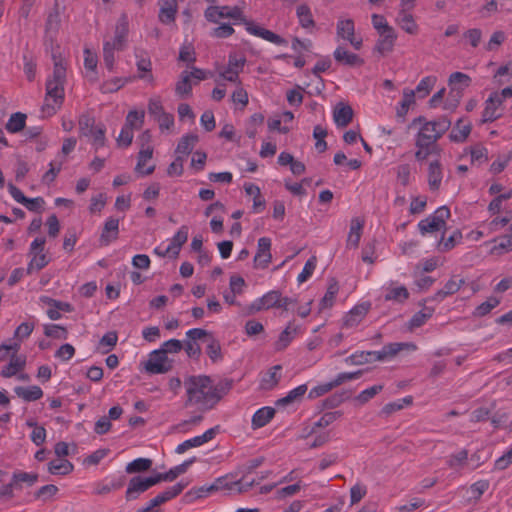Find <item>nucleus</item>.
Masks as SVG:
<instances>
[{
  "label": "nucleus",
  "mask_w": 512,
  "mask_h": 512,
  "mask_svg": "<svg viewBox=\"0 0 512 512\" xmlns=\"http://www.w3.org/2000/svg\"><path fill=\"white\" fill-rule=\"evenodd\" d=\"M187 407H196L206 411L212 409L229 391V384L214 385L210 377L205 375L190 376L184 382Z\"/></svg>",
  "instance_id": "1"
},
{
  "label": "nucleus",
  "mask_w": 512,
  "mask_h": 512,
  "mask_svg": "<svg viewBox=\"0 0 512 512\" xmlns=\"http://www.w3.org/2000/svg\"><path fill=\"white\" fill-rule=\"evenodd\" d=\"M54 67L52 75L46 81V97L44 110L49 114L56 112L64 100L67 63L61 56L53 55Z\"/></svg>",
  "instance_id": "2"
},
{
  "label": "nucleus",
  "mask_w": 512,
  "mask_h": 512,
  "mask_svg": "<svg viewBox=\"0 0 512 512\" xmlns=\"http://www.w3.org/2000/svg\"><path fill=\"white\" fill-rule=\"evenodd\" d=\"M421 123L419 131L416 135L415 141L420 142V145H433L437 146L436 142L442 135L449 129L451 122L441 117L432 121H425L422 118L416 120Z\"/></svg>",
  "instance_id": "3"
},
{
  "label": "nucleus",
  "mask_w": 512,
  "mask_h": 512,
  "mask_svg": "<svg viewBox=\"0 0 512 512\" xmlns=\"http://www.w3.org/2000/svg\"><path fill=\"white\" fill-rule=\"evenodd\" d=\"M448 84L450 92L444 103V109L453 111L459 105L465 89L470 86L471 78L465 73L454 72L449 76Z\"/></svg>",
  "instance_id": "4"
},
{
  "label": "nucleus",
  "mask_w": 512,
  "mask_h": 512,
  "mask_svg": "<svg viewBox=\"0 0 512 512\" xmlns=\"http://www.w3.org/2000/svg\"><path fill=\"white\" fill-rule=\"evenodd\" d=\"M245 63V57L237 54H230L228 64L226 66L221 64L215 65V72L217 74L215 82L219 83L220 80H225L234 84H241L239 75L243 71Z\"/></svg>",
  "instance_id": "5"
},
{
  "label": "nucleus",
  "mask_w": 512,
  "mask_h": 512,
  "mask_svg": "<svg viewBox=\"0 0 512 512\" xmlns=\"http://www.w3.org/2000/svg\"><path fill=\"white\" fill-rule=\"evenodd\" d=\"M252 485L253 482L243 484L241 480L231 481L228 476H222L215 479L213 483L202 486L200 491L207 494L222 492L224 495H228L247 491Z\"/></svg>",
  "instance_id": "6"
},
{
  "label": "nucleus",
  "mask_w": 512,
  "mask_h": 512,
  "mask_svg": "<svg viewBox=\"0 0 512 512\" xmlns=\"http://www.w3.org/2000/svg\"><path fill=\"white\" fill-rule=\"evenodd\" d=\"M451 213L448 207L441 206L434 213L418 223V229L422 235L435 232H444L446 221Z\"/></svg>",
  "instance_id": "7"
},
{
  "label": "nucleus",
  "mask_w": 512,
  "mask_h": 512,
  "mask_svg": "<svg viewBox=\"0 0 512 512\" xmlns=\"http://www.w3.org/2000/svg\"><path fill=\"white\" fill-rule=\"evenodd\" d=\"M189 228L186 225L181 226L174 236L169 239V243H163L155 247L154 253L159 257H177L183 244L188 240Z\"/></svg>",
  "instance_id": "8"
},
{
  "label": "nucleus",
  "mask_w": 512,
  "mask_h": 512,
  "mask_svg": "<svg viewBox=\"0 0 512 512\" xmlns=\"http://www.w3.org/2000/svg\"><path fill=\"white\" fill-rule=\"evenodd\" d=\"M45 243L46 240L43 237H38L31 242L29 250L31 260L27 266L28 274L43 269L49 263L47 255L43 252Z\"/></svg>",
  "instance_id": "9"
},
{
  "label": "nucleus",
  "mask_w": 512,
  "mask_h": 512,
  "mask_svg": "<svg viewBox=\"0 0 512 512\" xmlns=\"http://www.w3.org/2000/svg\"><path fill=\"white\" fill-rule=\"evenodd\" d=\"M171 367V361H169L167 355H165L160 349L152 351L145 363V370L151 374L166 373L171 369Z\"/></svg>",
  "instance_id": "10"
},
{
  "label": "nucleus",
  "mask_w": 512,
  "mask_h": 512,
  "mask_svg": "<svg viewBox=\"0 0 512 512\" xmlns=\"http://www.w3.org/2000/svg\"><path fill=\"white\" fill-rule=\"evenodd\" d=\"M157 483H159V481L156 475L145 478L139 476L131 478L126 490L127 500L136 499L141 493Z\"/></svg>",
  "instance_id": "11"
},
{
  "label": "nucleus",
  "mask_w": 512,
  "mask_h": 512,
  "mask_svg": "<svg viewBox=\"0 0 512 512\" xmlns=\"http://www.w3.org/2000/svg\"><path fill=\"white\" fill-rule=\"evenodd\" d=\"M417 346L411 342H394L384 345L381 350L373 352V356L379 361L390 360L394 358L399 352L415 351Z\"/></svg>",
  "instance_id": "12"
},
{
  "label": "nucleus",
  "mask_w": 512,
  "mask_h": 512,
  "mask_svg": "<svg viewBox=\"0 0 512 512\" xmlns=\"http://www.w3.org/2000/svg\"><path fill=\"white\" fill-rule=\"evenodd\" d=\"M272 241L269 237H261L257 242V251L254 256V267L258 269H265L272 261L271 254Z\"/></svg>",
  "instance_id": "13"
},
{
  "label": "nucleus",
  "mask_w": 512,
  "mask_h": 512,
  "mask_svg": "<svg viewBox=\"0 0 512 512\" xmlns=\"http://www.w3.org/2000/svg\"><path fill=\"white\" fill-rule=\"evenodd\" d=\"M371 309L370 302H362L354 306L343 318V327L352 329L357 327Z\"/></svg>",
  "instance_id": "14"
},
{
  "label": "nucleus",
  "mask_w": 512,
  "mask_h": 512,
  "mask_svg": "<svg viewBox=\"0 0 512 512\" xmlns=\"http://www.w3.org/2000/svg\"><path fill=\"white\" fill-rule=\"evenodd\" d=\"M215 435L216 429L210 428L206 430L203 434L187 439L180 443L179 445H177V447L175 448V452L177 454H183L189 449L200 447L205 443L211 441L215 437Z\"/></svg>",
  "instance_id": "15"
},
{
  "label": "nucleus",
  "mask_w": 512,
  "mask_h": 512,
  "mask_svg": "<svg viewBox=\"0 0 512 512\" xmlns=\"http://www.w3.org/2000/svg\"><path fill=\"white\" fill-rule=\"evenodd\" d=\"M280 302V292L271 290L264 294L262 297L254 300L250 305L251 312H259L261 310H268L271 308H278Z\"/></svg>",
  "instance_id": "16"
},
{
  "label": "nucleus",
  "mask_w": 512,
  "mask_h": 512,
  "mask_svg": "<svg viewBox=\"0 0 512 512\" xmlns=\"http://www.w3.org/2000/svg\"><path fill=\"white\" fill-rule=\"evenodd\" d=\"M282 378V366L274 365L261 374L259 388L263 391L273 390Z\"/></svg>",
  "instance_id": "17"
},
{
  "label": "nucleus",
  "mask_w": 512,
  "mask_h": 512,
  "mask_svg": "<svg viewBox=\"0 0 512 512\" xmlns=\"http://www.w3.org/2000/svg\"><path fill=\"white\" fill-rule=\"evenodd\" d=\"M8 359L9 362L2 367L0 372L3 378H11L24 371L27 361L26 355H10Z\"/></svg>",
  "instance_id": "18"
},
{
  "label": "nucleus",
  "mask_w": 512,
  "mask_h": 512,
  "mask_svg": "<svg viewBox=\"0 0 512 512\" xmlns=\"http://www.w3.org/2000/svg\"><path fill=\"white\" fill-rule=\"evenodd\" d=\"M502 103L499 100L498 92L490 94L489 98L485 102V108L482 112V122H492L501 116L499 108Z\"/></svg>",
  "instance_id": "19"
},
{
  "label": "nucleus",
  "mask_w": 512,
  "mask_h": 512,
  "mask_svg": "<svg viewBox=\"0 0 512 512\" xmlns=\"http://www.w3.org/2000/svg\"><path fill=\"white\" fill-rule=\"evenodd\" d=\"M152 156L153 147H140L135 171L141 176H147L154 172L155 165H147Z\"/></svg>",
  "instance_id": "20"
},
{
  "label": "nucleus",
  "mask_w": 512,
  "mask_h": 512,
  "mask_svg": "<svg viewBox=\"0 0 512 512\" xmlns=\"http://www.w3.org/2000/svg\"><path fill=\"white\" fill-rule=\"evenodd\" d=\"M124 34L117 35L113 42L106 41L103 47V58L104 63L109 71L113 70L114 67V50H120L124 43Z\"/></svg>",
  "instance_id": "21"
},
{
  "label": "nucleus",
  "mask_w": 512,
  "mask_h": 512,
  "mask_svg": "<svg viewBox=\"0 0 512 512\" xmlns=\"http://www.w3.org/2000/svg\"><path fill=\"white\" fill-rule=\"evenodd\" d=\"M308 391L307 384H301L290 390L284 397L279 398L275 404L277 407H287L298 404L302 401L304 395Z\"/></svg>",
  "instance_id": "22"
},
{
  "label": "nucleus",
  "mask_w": 512,
  "mask_h": 512,
  "mask_svg": "<svg viewBox=\"0 0 512 512\" xmlns=\"http://www.w3.org/2000/svg\"><path fill=\"white\" fill-rule=\"evenodd\" d=\"M333 56L338 63L343 65L359 66L363 64V60L357 54L348 51L344 44L338 45Z\"/></svg>",
  "instance_id": "23"
},
{
  "label": "nucleus",
  "mask_w": 512,
  "mask_h": 512,
  "mask_svg": "<svg viewBox=\"0 0 512 512\" xmlns=\"http://www.w3.org/2000/svg\"><path fill=\"white\" fill-rule=\"evenodd\" d=\"M443 180V169L439 160L431 161L428 165L427 181L431 191H437Z\"/></svg>",
  "instance_id": "24"
},
{
  "label": "nucleus",
  "mask_w": 512,
  "mask_h": 512,
  "mask_svg": "<svg viewBox=\"0 0 512 512\" xmlns=\"http://www.w3.org/2000/svg\"><path fill=\"white\" fill-rule=\"evenodd\" d=\"M228 18L233 21L232 24L234 25L240 23L245 24L247 32H271L270 30L259 27L255 25L252 21L247 20L243 15V11L237 6L230 8Z\"/></svg>",
  "instance_id": "25"
},
{
  "label": "nucleus",
  "mask_w": 512,
  "mask_h": 512,
  "mask_svg": "<svg viewBox=\"0 0 512 512\" xmlns=\"http://www.w3.org/2000/svg\"><path fill=\"white\" fill-rule=\"evenodd\" d=\"M119 232V220L113 217L108 218L101 233L100 241L103 245L110 244L117 239Z\"/></svg>",
  "instance_id": "26"
},
{
  "label": "nucleus",
  "mask_w": 512,
  "mask_h": 512,
  "mask_svg": "<svg viewBox=\"0 0 512 512\" xmlns=\"http://www.w3.org/2000/svg\"><path fill=\"white\" fill-rule=\"evenodd\" d=\"M353 118V110L345 104H338L333 112V119L338 127H346Z\"/></svg>",
  "instance_id": "27"
},
{
  "label": "nucleus",
  "mask_w": 512,
  "mask_h": 512,
  "mask_svg": "<svg viewBox=\"0 0 512 512\" xmlns=\"http://www.w3.org/2000/svg\"><path fill=\"white\" fill-rule=\"evenodd\" d=\"M245 193L249 196L253 197V212L260 213L265 208V199L261 195L260 188L253 183H245L244 184Z\"/></svg>",
  "instance_id": "28"
},
{
  "label": "nucleus",
  "mask_w": 512,
  "mask_h": 512,
  "mask_svg": "<svg viewBox=\"0 0 512 512\" xmlns=\"http://www.w3.org/2000/svg\"><path fill=\"white\" fill-rule=\"evenodd\" d=\"M14 392L19 398L26 402L36 401L43 397V390L36 385L28 387L16 386Z\"/></svg>",
  "instance_id": "29"
},
{
  "label": "nucleus",
  "mask_w": 512,
  "mask_h": 512,
  "mask_svg": "<svg viewBox=\"0 0 512 512\" xmlns=\"http://www.w3.org/2000/svg\"><path fill=\"white\" fill-rule=\"evenodd\" d=\"M195 462V458L188 459L183 463L171 468L166 473H158L156 474L158 481H173L179 475L185 473L187 469Z\"/></svg>",
  "instance_id": "30"
},
{
  "label": "nucleus",
  "mask_w": 512,
  "mask_h": 512,
  "mask_svg": "<svg viewBox=\"0 0 512 512\" xmlns=\"http://www.w3.org/2000/svg\"><path fill=\"white\" fill-rule=\"evenodd\" d=\"M275 415V410L272 407H262L258 409L252 416V427L254 429L264 427L268 424Z\"/></svg>",
  "instance_id": "31"
},
{
  "label": "nucleus",
  "mask_w": 512,
  "mask_h": 512,
  "mask_svg": "<svg viewBox=\"0 0 512 512\" xmlns=\"http://www.w3.org/2000/svg\"><path fill=\"white\" fill-rule=\"evenodd\" d=\"M184 487H185V485H183L182 483H177V484L167 488L165 491L159 493L153 499H151V506L157 507V506L167 502L168 500L176 497L183 491Z\"/></svg>",
  "instance_id": "32"
},
{
  "label": "nucleus",
  "mask_w": 512,
  "mask_h": 512,
  "mask_svg": "<svg viewBox=\"0 0 512 512\" xmlns=\"http://www.w3.org/2000/svg\"><path fill=\"white\" fill-rule=\"evenodd\" d=\"M338 292H339L338 282L334 279H331L329 281L327 290L319 303V309L324 310V309L331 308L335 303L336 296H337Z\"/></svg>",
  "instance_id": "33"
},
{
  "label": "nucleus",
  "mask_w": 512,
  "mask_h": 512,
  "mask_svg": "<svg viewBox=\"0 0 512 512\" xmlns=\"http://www.w3.org/2000/svg\"><path fill=\"white\" fill-rule=\"evenodd\" d=\"M297 326L289 323L287 327L280 333L274 346L277 351L284 350L295 338L297 334Z\"/></svg>",
  "instance_id": "34"
},
{
  "label": "nucleus",
  "mask_w": 512,
  "mask_h": 512,
  "mask_svg": "<svg viewBox=\"0 0 512 512\" xmlns=\"http://www.w3.org/2000/svg\"><path fill=\"white\" fill-rule=\"evenodd\" d=\"M197 142H198L197 135H195V134L184 135L179 140V142L177 144V147L175 150L176 154H178V156H182L184 158V156L188 155L193 150V148L195 147Z\"/></svg>",
  "instance_id": "35"
},
{
  "label": "nucleus",
  "mask_w": 512,
  "mask_h": 512,
  "mask_svg": "<svg viewBox=\"0 0 512 512\" xmlns=\"http://www.w3.org/2000/svg\"><path fill=\"white\" fill-rule=\"evenodd\" d=\"M176 94L181 98H187L192 93V80L191 75L188 71H183L180 75V79L176 83L175 87Z\"/></svg>",
  "instance_id": "36"
},
{
  "label": "nucleus",
  "mask_w": 512,
  "mask_h": 512,
  "mask_svg": "<svg viewBox=\"0 0 512 512\" xmlns=\"http://www.w3.org/2000/svg\"><path fill=\"white\" fill-rule=\"evenodd\" d=\"M363 222L358 218L351 221L350 231L347 238V246L356 248L360 242L362 235Z\"/></svg>",
  "instance_id": "37"
},
{
  "label": "nucleus",
  "mask_w": 512,
  "mask_h": 512,
  "mask_svg": "<svg viewBox=\"0 0 512 512\" xmlns=\"http://www.w3.org/2000/svg\"><path fill=\"white\" fill-rule=\"evenodd\" d=\"M11 480L13 484H15L16 490H21L23 488V484L27 486H32L38 480V475L35 473H27V472H14Z\"/></svg>",
  "instance_id": "38"
},
{
  "label": "nucleus",
  "mask_w": 512,
  "mask_h": 512,
  "mask_svg": "<svg viewBox=\"0 0 512 512\" xmlns=\"http://www.w3.org/2000/svg\"><path fill=\"white\" fill-rule=\"evenodd\" d=\"M464 283L465 281L463 278H460L459 276H453L445 283L443 288L438 291L437 297L442 300L445 297L456 293Z\"/></svg>",
  "instance_id": "39"
},
{
  "label": "nucleus",
  "mask_w": 512,
  "mask_h": 512,
  "mask_svg": "<svg viewBox=\"0 0 512 512\" xmlns=\"http://www.w3.org/2000/svg\"><path fill=\"white\" fill-rule=\"evenodd\" d=\"M178 0H166L161 6L159 19L162 23H170L174 21L177 11Z\"/></svg>",
  "instance_id": "40"
},
{
  "label": "nucleus",
  "mask_w": 512,
  "mask_h": 512,
  "mask_svg": "<svg viewBox=\"0 0 512 512\" xmlns=\"http://www.w3.org/2000/svg\"><path fill=\"white\" fill-rule=\"evenodd\" d=\"M409 297L408 290L400 285V286H391L386 288V293L384 295V299L386 301H395L398 303L404 302Z\"/></svg>",
  "instance_id": "41"
},
{
  "label": "nucleus",
  "mask_w": 512,
  "mask_h": 512,
  "mask_svg": "<svg viewBox=\"0 0 512 512\" xmlns=\"http://www.w3.org/2000/svg\"><path fill=\"white\" fill-rule=\"evenodd\" d=\"M73 470V465L66 459H57L49 462L48 471L54 475H67Z\"/></svg>",
  "instance_id": "42"
},
{
  "label": "nucleus",
  "mask_w": 512,
  "mask_h": 512,
  "mask_svg": "<svg viewBox=\"0 0 512 512\" xmlns=\"http://www.w3.org/2000/svg\"><path fill=\"white\" fill-rule=\"evenodd\" d=\"M407 10L402 8L397 16V23L404 32H413L418 29V26L413 16Z\"/></svg>",
  "instance_id": "43"
},
{
  "label": "nucleus",
  "mask_w": 512,
  "mask_h": 512,
  "mask_svg": "<svg viewBox=\"0 0 512 512\" xmlns=\"http://www.w3.org/2000/svg\"><path fill=\"white\" fill-rule=\"evenodd\" d=\"M462 234L460 231H454L448 238H444V232L442 233L441 240L437 244V249L441 252H446L454 248L460 243Z\"/></svg>",
  "instance_id": "44"
},
{
  "label": "nucleus",
  "mask_w": 512,
  "mask_h": 512,
  "mask_svg": "<svg viewBox=\"0 0 512 512\" xmlns=\"http://www.w3.org/2000/svg\"><path fill=\"white\" fill-rule=\"evenodd\" d=\"M61 27V12L59 2L56 0L54 10L49 13L46 21V32H54L60 30Z\"/></svg>",
  "instance_id": "45"
},
{
  "label": "nucleus",
  "mask_w": 512,
  "mask_h": 512,
  "mask_svg": "<svg viewBox=\"0 0 512 512\" xmlns=\"http://www.w3.org/2000/svg\"><path fill=\"white\" fill-rule=\"evenodd\" d=\"M395 40V34H380V38L376 43L375 50L381 55L387 54L392 51Z\"/></svg>",
  "instance_id": "46"
},
{
  "label": "nucleus",
  "mask_w": 512,
  "mask_h": 512,
  "mask_svg": "<svg viewBox=\"0 0 512 512\" xmlns=\"http://www.w3.org/2000/svg\"><path fill=\"white\" fill-rule=\"evenodd\" d=\"M152 466V460L149 458H137L133 461L129 462L126 467L125 471L128 474H134L139 472H145L148 471Z\"/></svg>",
  "instance_id": "47"
},
{
  "label": "nucleus",
  "mask_w": 512,
  "mask_h": 512,
  "mask_svg": "<svg viewBox=\"0 0 512 512\" xmlns=\"http://www.w3.org/2000/svg\"><path fill=\"white\" fill-rule=\"evenodd\" d=\"M341 416L340 412L333 411L324 413L316 422L313 423V426L310 429V434L316 433L317 429L325 428L339 419Z\"/></svg>",
  "instance_id": "48"
},
{
  "label": "nucleus",
  "mask_w": 512,
  "mask_h": 512,
  "mask_svg": "<svg viewBox=\"0 0 512 512\" xmlns=\"http://www.w3.org/2000/svg\"><path fill=\"white\" fill-rule=\"evenodd\" d=\"M471 132V125L463 121H458L452 129L450 139L455 142H463Z\"/></svg>",
  "instance_id": "49"
},
{
  "label": "nucleus",
  "mask_w": 512,
  "mask_h": 512,
  "mask_svg": "<svg viewBox=\"0 0 512 512\" xmlns=\"http://www.w3.org/2000/svg\"><path fill=\"white\" fill-rule=\"evenodd\" d=\"M26 115L20 112L14 113L8 119L6 129L10 133H18L25 127Z\"/></svg>",
  "instance_id": "50"
},
{
  "label": "nucleus",
  "mask_w": 512,
  "mask_h": 512,
  "mask_svg": "<svg viewBox=\"0 0 512 512\" xmlns=\"http://www.w3.org/2000/svg\"><path fill=\"white\" fill-rule=\"evenodd\" d=\"M434 310L429 307H425L421 311L415 313L409 321V328L414 329L421 327L426 323L428 319H430L433 315Z\"/></svg>",
  "instance_id": "51"
},
{
  "label": "nucleus",
  "mask_w": 512,
  "mask_h": 512,
  "mask_svg": "<svg viewBox=\"0 0 512 512\" xmlns=\"http://www.w3.org/2000/svg\"><path fill=\"white\" fill-rule=\"evenodd\" d=\"M468 461V451L462 449L448 457L447 465L454 470L463 468Z\"/></svg>",
  "instance_id": "52"
},
{
  "label": "nucleus",
  "mask_w": 512,
  "mask_h": 512,
  "mask_svg": "<svg viewBox=\"0 0 512 512\" xmlns=\"http://www.w3.org/2000/svg\"><path fill=\"white\" fill-rule=\"evenodd\" d=\"M437 82V78L435 76H426L418 83L416 86L415 95L417 94L419 98L426 97L431 89L435 86Z\"/></svg>",
  "instance_id": "53"
},
{
  "label": "nucleus",
  "mask_w": 512,
  "mask_h": 512,
  "mask_svg": "<svg viewBox=\"0 0 512 512\" xmlns=\"http://www.w3.org/2000/svg\"><path fill=\"white\" fill-rule=\"evenodd\" d=\"M87 137L90 139L96 150L104 147L106 143L104 125H97L94 129L91 130Z\"/></svg>",
  "instance_id": "54"
},
{
  "label": "nucleus",
  "mask_w": 512,
  "mask_h": 512,
  "mask_svg": "<svg viewBox=\"0 0 512 512\" xmlns=\"http://www.w3.org/2000/svg\"><path fill=\"white\" fill-rule=\"evenodd\" d=\"M22 340H15L12 343H3L0 345V362L8 359L10 355H20L19 350L21 347Z\"/></svg>",
  "instance_id": "55"
},
{
  "label": "nucleus",
  "mask_w": 512,
  "mask_h": 512,
  "mask_svg": "<svg viewBox=\"0 0 512 512\" xmlns=\"http://www.w3.org/2000/svg\"><path fill=\"white\" fill-rule=\"evenodd\" d=\"M499 303L500 299L496 297H489L486 301H484L475 308L473 315L476 317H483L490 313L492 309L497 307Z\"/></svg>",
  "instance_id": "56"
},
{
  "label": "nucleus",
  "mask_w": 512,
  "mask_h": 512,
  "mask_svg": "<svg viewBox=\"0 0 512 512\" xmlns=\"http://www.w3.org/2000/svg\"><path fill=\"white\" fill-rule=\"evenodd\" d=\"M36 67L37 63L35 58L25 53L23 55V71L28 81H33L36 77Z\"/></svg>",
  "instance_id": "57"
},
{
  "label": "nucleus",
  "mask_w": 512,
  "mask_h": 512,
  "mask_svg": "<svg viewBox=\"0 0 512 512\" xmlns=\"http://www.w3.org/2000/svg\"><path fill=\"white\" fill-rule=\"evenodd\" d=\"M144 111L131 110L128 112L125 120L126 126L132 128L133 130L141 128L144 122Z\"/></svg>",
  "instance_id": "58"
},
{
  "label": "nucleus",
  "mask_w": 512,
  "mask_h": 512,
  "mask_svg": "<svg viewBox=\"0 0 512 512\" xmlns=\"http://www.w3.org/2000/svg\"><path fill=\"white\" fill-rule=\"evenodd\" d=\"M78 124L82 136H88L91 130L97 126L95 125V118L88 113L80 115Z\"/></svg>",
  "instance_id": "59"
},
{
  "label": "nucleus",
  "mask_w": 512,
  "mask_h": 512,
  "mask_svg": "<svg viewBox=\"0 0 512 512\" xmlns=\"http://www.w3.org/2000/svg\"><path fill=\"white\" fill-rule=\"evenodd\" d=\"M316 265H317V259L315 256L310 257L306 261L302 271L298 274V277H297V281L299 284L306 282L312 276V274L315 271Z\"/></svg>",
  "instance_id": "60"
},
{
  "label": "nucleus",
  "mask_w": 512,
  "mask_h": 512,
  "mask_svg": "<svg viewBox=\"0 0 512 512\" xmlns=\"http://www.w3.org/2000/svg\"><path fill=\"white\" fill-rule=\"evenodd\" d=\"M303 437H305L307 439L314 437V439L312 441L307 442V445L310 448H317V447L324 445L329 440V432L328 431L318 432V429H317L316 433L310 434V431H309L307 434L303 435Z\"/></svg>",
  "instance_id": "61"
},
{
  "label": "nucleus",
  "mask_w": 512,
  "mask_h": 512,
  "mask_svg": "<svg viewBox=\"0 0 512 512\" xmlns=\"http://www.w3.org/2000/svg\"><path fill=\"white\" fill-rule=\"evenodd\" d=\"M297 16L303 28L308 29L314 25L310 9L306 5H301L297 8Z\"/></svg>",
  "instance_id": "62"
},
{
  "label": "nucleus",
  "mask_w": 512,
  "mask_h": 512,
  "mask_svg": "<svg viewBox=\"0 0 512 512\" xmlns=\"http://www.w3.org/2000/svg\"><path fill=\"white\" fill-rule=\"evenodd\" d=\"M416 151H415V159L417 161H424L433 153L438 151V146L433 145H420V142L415 141Z\"/></svg>",
  "instance_id": "63"
},
{
  "label": "nucleus",
  "mask_w": 512,
  "mask_h": 512,
  "mask_svg": "<svg viewBox=\"0 0 512 512\" xmlns=\"http://www.w3.org/2000/svg\"><path fill=\"white\" fill-rule=\"evenodd\" d=\"M383 390V385L381 384H378V385H373L363 391H361L357 397H356V400L360 403V404H365L367 403L370 399H372L373 397H375L379 392H381Z\"/></svg>",
  "instance_id": "64"
}]
</instances>
